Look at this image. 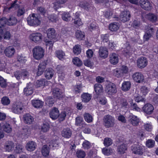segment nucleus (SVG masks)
<instances>
[{"label":"nucleus","mask_w":158,"mask_h":158,"mask_svg":"<svg viewBox=\"0 0 158 158\" xmlns=\"http://www.w3.org/2000/svg\"><path fill=\"white\" fill-rule=\"evenodd\" d=\"M103 124L107 128L113 127L115 125V119L112 116L107 114L104 116L103 118Z\"/></svg>","instance_id":"1"},{"label":"nucleus","mask_w":158,"mask_h":158,"mask_svg":"<svg viewBox=\"0 0 158 158\" xmlns=\"http://www.w3.org/2000/svg\"><path fill=\"white\" fill-rule=\"evenodd\" d=\"M33 57L36 60H40L44 56V51L40 46L35 47L32 50Z\"/></svg>","instance_id":"2"},{"label":"nucleus","mask_w":158,"mask_h":158,"mask_svg":"<svg viewBox=\"0 0 158 158\" xmlns=\"http://www.w3.org/2000/svg\"><path fill=\"white\" fill-rule=\"evenodd\" d=\"M27 21L28 24L30 26H37L40 24V21L37 16V15L32 14L27 18Z\"/></svg>","instance_id":"3"},{"label":"nucleus","mask_w":158,"mask_h":158,"mask_svg":"<svg viewBox=\"0 0 158 158\" xmlns=\"http://www.w3.org/2000/svg\"><path fill=\"white\" fill-rule=\"evenodd\" d=\"M105 91L108 94H113L116 93L117 92L116 85L112 83H108L106 85Z\"/></svg>","instance_id":"4"},{"label":"nucleus","mask_w":158,"mask_h":158,"mask_svg":"<svg viewBox=\"0 0 158 158\" xmlns=\"http://www.w3.org/2000/svg\"><path fill=\"white\" fill-rule=\"evenodd\" d=\"M131 149L132 153L135 154L141 155L143 153V149L140 145L134 144L131 147Z\"/></svg>","instance_id":"5"},{"label":"nucleus","mask_w":158,"mask_h":158,"mask_svg":"<svg viewBox=\"0 0 158 158\" xmlns=\"http://www.w3.org/2000/svg\"><path fill=\"white\" fill-rule=\"evenodd\" d=\"M139 4L142 8L146 10H151L152 7V3L148 0H140Z\"/></svg>","instance_id":"6"},{"label":"nucleus","mask_w":158,"mask_h":158,"mask_svg":"<svg viewBox=\"0 0 158 158\" xmlns=\"http://www.w3.org/2000/svg\"><path fill=\"white\" fill-rule=\"evenodd\" d=\"M128 72V69L127 66H123L118 69L114 70V74L117 77H120L123 76V74L126 73Z\"/></svg>","instance_id":"7"},{"label":"nucleus","mask_w":158,"mask_h":158,"mask_svg":"<svg viewBox=\"0 0 158 158\" xmlns=\"http://www.w3.org/2000/svg\"><path fill=\"white\" fill-rule=\"evenodd\" d=\"M131 17L130 12L129 11L125 10L121 13L119 19L121 21L124 23L129 21Z\"/></svg>","instance_id":"8"},{"label":"nucleus","mask_w":158,"mask_h":158,"mask_svg":"<svg viewBox=\"0 0 158 158\" xmlns=\"http://www.w3.org/2000/svg\"><path fill=\"white\" fill-rule=\"evenodd\" d=\"M30 39L35 43L40 42L42 40V35L39 32L31 34L30 36Z\"/></svg>","instance_id":"9"},{"label":"nucleus","mask_w":158,"mask_h":158,"mask_svg":"<svg viewBox=\"0 0 158 158\" xmlns=\"http://www.w3.org/2000/svg\"><path fill=\"white\" fill-rule=\"evenodd\" d=\"M79 6L80 7L87 11L91 10L93 6L91 2H88L85 1L80 2Z\"/></svg>","instance_id":"10"},{"label":"nucleus","mask_w":158,"mask_h":158,"mask_svg":"<svg viewBox=\"0 0 158 158\" xmlns=\"http://www.w3.org/2000/svg\"><path fill=\"white\" fill-rule=\"evenodd\" d=\"M133 80L138 83L142 82L144 80V77L142 74L140 72H136L134 73L132 76Z\"/></svg>","instance_id":"11"},{"label":"nucleus","mask_w":158,"mask_h":158,"mask_svg":"<svg viewBox=\"0 0 158 158\" xmlns=\"http://www.w3.org/2000/svg\"><path fill=\"white\" fill-rule=\"evenodd\" d=\"M137 63L139 68L141 69L143 68L147 65L148 60L146 57H141L137 60Z\"/></svg>","instance_id":"12"},{"label":"nucleus","mask_w":158,"mask_h":158,"mask_svg":"<svg viewBox=\"0 0 158 158\" xmlns=\"http://www.w3.org/2000/svg\"><path fill=\"white\" fill-rule=\"evenodd\" d=\"M129 122L134 126H137L139 122V119L137 116L133 114L130 115L129 117Z\"/></svg>","instance_id":"13"},{"label":"nucleus","mask_w":158,"mask_h":158,"mask_svg":"<svg viewBox=\"0 0 158 158\" xmlns=\"http://www.w3.org/2000/svg\"><path fill=\"white\" fill-rule=\"evenodd\" d=\"M33 85L31 83L27 84L26 87L24 89V94L27 96L31 95L33 91Z\"/></svg>","instance_id":"14"},{"label":"nucleus","mask_w":158,"mask_h":158,"mask_svg":"<svg viewBox=\"0 0 158 158\" xmlns=\"http://www.w3.org/2000/svg\"><path fill=\"white\" fill-rule=\"evenodd\" d=\"M143 109L145 113L148 114H150L153 112L154 107L151 104L147 103L143 107Z\"/></svg>","instance_id":"15"},{"label":"nucleus","mask_w":158,"mask_h":158,"mask_svg":"<svg viewBox=\"0 0 158 158\" xmlns=\"http://www.w3.org/2000/svg\"><path fill=\"white\" fill-rule=\"evenodd\" d=\"M109 57L110 61L111 64H116L118 63V58L117 54L112 53L110 55Z\"/></svg>","instance_id":"16"},{"label":"nucleus","mask_w":158,"mask_h":158,"mask_svg":"<svg viewBox=\"0 0 158 158\" xmlns=\"http://www.w3.org/2000/svg\"><path fill=\"white\" fill-rule=\"evenodd\" d=\"M12 109L13 112L16 114H20L23 111V107L17 104L13 105Z\"/></svg>","instance_id":"17"},{"label":"nucleus","mask_w":158,"mask_h":158,"mask_svg":"<svg viewBox=\"0 0 158 158\" xmlns=\"http://www.w3.org/2000/svg\"><path fill=\"white\" fill-rule=\"evenodd\" d=\"M15 146V144L13 142L8 141L5 143V148L6 151L10 152L14 150Z\"/></svg>","instance_id":"18"},{"label":"nucleus","mask_w":158,"mask_h":158,"mask_svg":"<svg viewBox=\"0 0 158 158\" xmlns=\"http://www.w3.org/2000/svg\"><path fill=\"white\" fill-rule=\"evenodd\" d=\"M36 143L33 141H29L26 144V148L28 151H32L36 148Z\"/></svg>","instance_id":"19"},{"label":"nucleus","mask_w":158,"mask_h":158,"mask_svg":"<svg viewBox=\"0 0 158 158\" xmlns=\"http://www.w3.org/2000/svg\"><path fill=\"white\" fill-rule=\"evenodd\" d=\"M50 117L53 119H56L59 115V111L58 109L54 107L50 112Z\"/></svg>","instance_id":"20"},{"label":"nucleus","mask_w":158,"mask_h":158,"mask_svg":"<svg viewBox=\"0 0 158 158\" xmlns=\"http://www.w3.org/2000/svg\"><path fill=\"white\" fill-rule=\"evenodd\" d=\"M23 120L25 123L31 124L33 123L34 119L30 114H26L23 116Z\"/></svg>","instance_id":"21"},{"label":"nucleus","mask_w":158,"mask_h":158,"mask_svg":"<svg viewBox=\"0 0 158 158\" xmlns=\"http://www.w3.org/2000/svg\"><path fill=\"white\" fill-rule=\"evenodd\" d=\"M54 73V70L52 68H48L44 72L45 77L47 79H50L52 78Z\"/></svg>","instance_id":"22"},{"label":"nucleus","mask_w":158,"mask_h":158,"mask_svg":"<svg viewBox=\"0 0 158 158\" xmlns=\"http://www.w3.org/2000/svg\"><path fill=\"white\" fill-rule=\"evenodd\" d=\"M99 55L101 57L105 58L108 55V51L106 47H101L99 50Z\"/></svg>","instance_id":"23"},{"label":"nucleus","mask_w":158,"mask_h":158,"mask_svg":"<svg viewBox=\"0 0 158 158\" xmlns=\"http://www.w3.org/2000/svg\"><path fill=\"white\" fill-rule=\"evenodd\" d=\"M5 55L8 57L13 56L15 52V49L12 47H9L6 48L4 51Z\"/></svg>","instance_id":"24"},{"label":"nucleus","mask_w":158,"mask_h":158,"mask_svg":"<svg viewBox=\"0 0 158 158\" xmlns=\"http://www.w3.org/2000/svg\"><path fill=\"white\" fill-rule=\"evenodd\" d=\"M52 92L53 95L57 98H59L63 96L62 92L59 88H55L52 89Z\"/></svg>","instance_id":"25"},{"label":"nucleus","mask_w":158,"mask_h":158,"mask_svg":"<svg viewBox=\"0 0 158 158\" xmlns=\"http://www.w3.org/2000/svg\"><path fill=\"white\" fill-rule=\"evenodd\" d=\"M81 97L83 102L87 103L91 99L92 95L88 93H83L81 94Z\"/></svg>","instance_id":"26"},{"label":"nucleus","mask_w":158,"mask_h":158,"mask_svg":"<svg viewBox=\"0 0 158 158\" xmlns=\"http://www.w3.org/2000/svg\"><path fill=\"white\" fill-rule=\"evenodd\" d=\"M47 35L48 38L53 39L56 37L55 31L54 28H50L47 31Z\"/></svg>","instance_id":"27"},{"label":"nucleus","mask_w":158,"mask_h":158,"mask_svg":"<svg viewBox=\"0 0 158 158\" xmlns=\"http://www.w3.org/2000/svg\"><path fill=\"white\" fill-rule=\"evenodd\" d=\"M72 134V131L69 128L64 129L62 132V136L65 138H70Z\"/></svg>","instance_id":"28"},{"label":"nucleus","mask_w":158,"mask_h":158,"mask_svg":"<svg viewBox=\"0 0 158 158\" xmlns=\"http://www.w3.org/2000/svg\"><path fill=\"white\" fill-rule=\"evenodd\" d=\"M127 149V146L125 144L118 145L117 147V152L119 154H123Z\"/></svg>","instance_id":"29"},{"label":"nucleus","mask_w":158,"mask_h":158,"mask_svg":"<svg viewBox=\"0 0 158 158\" xmlns=\"http://www.w3.org/2000/svg\"><path fill=\"white\" fill-rule=\"evenodd\" d=\"M7 19L8 24L9 25H15L17 23V19L15 16L12 15H10Z\"/></svg>","instance_id":"30"},{"label":"nucleus","mask_w":158,"mask_h":158,"mask_svg":"<svg viewBox=\"0 0 158 158\" xmlns=\"http://www.w3.org/2000/svg\"><path fill=\"white\" fill-rule=\"evenodd\" d=\"M131 84L130 81H124L122 84L121 87L122 89L124 91L129 90L131 87Z\"/></svg>","instance_id":"31"},{"label":"nucleus","mask_w":158,"mask_h":158,"mask_svg":"<svg viewBox=\"0 0 158 158\" xmlns=\"http://www.w3.org/2000/svg\"><path fill=\"white\" fill-rule=\"evenodd\" d=\"M32 104L36 108H42L43 106V102L39 100H33L32 101Z\"/></svg>","instance_id":"32"},{"label":"nucleus","mask_w":158,"mask_h":158,"mask_svg":"<svg viewBox=\"0 0 158 158\" xmlns=\"http://www.w3.org/2000/svg\"><path fill=\"white\" fill-rule=\"evenodd\" d=\"M109 29L111 31H116L119 28V26L118 24L116 23H110L109 27Z\"/></svg>","instance_id":"33"},{"label":"nucleus","mask_w":158,"mask_h":158,"mask_svg":"<svg viewBox=\"0 0 158 158\" xmlns=\"http://www.w3.org/2000/svg\"><path fill=\"white\" fill-rule=\"evenodd\" d=\"M94 88L95 91L97 94H99L103 91L102 86L100 84H95L94 85Z\"/></svg>","instance_id":"34"},{"label":"nucleus","mask_w":158,"mask_h":158,"mask_svg":"<svg viewBox=\"0 0 158 158\" xmlns=\"http://www.w3.org/2000/svg\"><path fill=\"white\" fill-rule=\"evenodd\" d=\"M41 152L43 156H47L49 155V148L47 147V145H44L42 147Z\"/></svg>","instance_id":"35"},{"label":"nucleus","mask_w":158,"mask_h":158,"mask_svg":"<svg viewBox=\"0 0 158 158\" xmlns=\"http://www.w3.org/2000/svg\"><path fill=\"white\" fill-rule=\"evenodd\" d=\"M55 102L54 98L51 97L47 98L46 99V104L49 107H52Z\"/></svg>","instance_id":"36"},{"label":"nucleus","mask_w":158,"mask_h":158,"mask_svg":"<svg viewBox=\"0 0 158 158\" xmlns=\"http://www.w3.org/2000/svg\"><path fill=\"white\" fill-rule=\"evenodd\" d=\"M85 35L84 33L80 30H77L76 33V38L79 40H82Z\"/></svg>","instance_id":"37"},{"label":"nucleus","mask_w":158,"mask_h":158,"mask_svg":"<svg viewBox=\"0 0 158 158\" xmlns=\"http://www.w3.org/2000/svg\"><path fill=\"white\" fill-rule=\"evenodd\" d=\"M63 20L65 21H69L73 19V18L69 13H64L62 15Z\"/></svg>","instance_id":"38"},{"label":"nucleus","mask_w":158,"mask_h":158,"mask_svg":"<svg viewBox=\"0 0 158 158\" xmlns=\"http://www.w3.org/2000/svg\"><path fill=\"white\" fill-rule=\"evenodd\" d=\"M84 117L85 121L88 123H90L93 121V117L89 113H85L84 114Z\"/></svg>","instance_id":"39"},{"label":"nucleus","mask_w":158,"mask_h":158,"mask_svg":"<svg viewBox=\"0 0 158 158\" xmlns=\"http://www.w3.org/2000/svg\"><path fill=\"white\" fill-rule=\"evenodd\" d=\"M146 18L151 21L155 22L157 20V17L155 15L149 13L147 15Z\"/></svg>","instance_id":"40"},{"label":"nucleus","mask_w":158,"mask_h":158,"mask_svg":"<svg viewBox=\"0 0 158 158\" xmlns=\"http://www.w3.org/2000/svg\"><path fill=\"white\" fill-rule=\"evenodd\" d=\"M44 41L47 47L49 49H51L53 46L54 41L49 40L47 39H44Z\"/></svg>","instance_id":"41"},{"label":"nucleus","mask_w":158,"mask_h":158,"mask_svg":"<svg viewBox=\"0 0 158 158\" xmlns=\"http://www.w3.org/2000/svg\"><path fill=\"white\" fill-rule=\"evenodd\" d=\"M76 155L78 158H84L86 154L84 151L77 150L76 152Z\"/></svg>","instance_id":"42"},{"label":"nucleus","mask_w":158,"mask_h":158,"mask_svg":"<svg viewBox=\"0 0 158 158\" xmlns=\"http://www.w3.org/2000/svg\"><path fill=\"white\" fill-rule=\"evenodd\" d=\"M132 52V50L131 47L128 45L124 48L123 51V53L125 56H127V55L131 54Z\"/></svg>","instance_id":"43"},{"label":"nucleus","mask_w":158,"mask_h":158,"mask_svg":"<svg viewBox=\"0 0 158 158\" xmlns=\"http://www.w3.org/2000/svg\"><path fill=\"white\" fill-rule=\"evenodd\" d=\"M102 153L105 155H109L114 152V150L111 148H104L102 149Z\"/></svg>","instance_id":"44"},{"label":"nucleus","mask_w":158,"mask_h":158,"mask_svg":"<svg viewBox=\"0 0 158 158\" xmlns=\"http://www.w3.org/2000/svg\"><path fill=\"white\" fill-rule=\"evenodd\" d=\"M81 51V46L79 45H76L73 48V52L76 55L79 54Z\"/></svg>","instance_id":"45"},{"label":"nucleus","mask_w":158,"mask_h":158,"mask_svg":"<svg viewBox=\"0 0 158 158\" xmlns=\"http://www.w3.org/2000/svg\"><path fill=\"white\" fill-rule=\"evenodd\" d=\"M56 54L58 58L60 60L63 59L65 56V53L62 51L60 50L56 51Z\"/></svg>","instance_id":"46"},{"label":"nucleus","mask_w":158,"mask_h":158,"mask_svg":"<svg viewBox=\"0 0 158 158\" xmlns=\"http://www.w3.org/2000/svg\"><path fill=\"white\" fill-rule=\"evenodd\" d=\"M112 140L109 138H106L104 140V144L106 147H108L111 145L112 144Z\"/></svg>","instance_id":"47"},{"label":"nucleus","mask_w":158,"mask_h":158,"mask_svg":"<svg viewBox=\"0 0 158 158\" xmlns=\"http://www.w3.org/2000/svg\"><path fill=\"white\" fill-rule=\"evenodd\" d=\"M3 127L4 131L7 133H9L11 131V127L8 123H6L3 126Z\"/></svg>","instance_id":"48"},{"label":"nucleus","mask_w":158,"mask_h":158,"mask_svg":"<svg viewBox=\"0 0 158 158\" xmlns=\"http://www.w3.org/2000/svg\"><path fill=\"white\" fill-rule=\"evenodd\" d=\"M73 62L74 64L77 66H81L82 64L81 61L78 57H75L73 59Z\"/></svg>","instance_id":"49"},{"label":"nucleus","mask_w":158,"mask_h":158,"mask_svg":"<svg viewBox=\"0 0 158 158\" xmlns=\"http://www.w3.org/2000/svg\"><path fill=\"white\" fill-rule=\"evenodd\" d=\"M49 125L48 123H43L41 127V131L45 132L48 131L49 129Z\"/></svg>","instance_id":"50"},{"label":"nucleus","mask_w":158,"mask_h":158,"mask_svg":"<svg viewBox=\"0 0 158 158\" xmlns=\"http://www.w3.org/2000/svg\"><path fill=\"white\" fill-rule=\"evenodd\" d=\"M1 102L4 105H8L10 104V101L7 97H4L2 99Z\"/></svg>","instance_id":"51"},{"label":"nucleus","mask_w":158,"mask_h":158,"mask_svg":"<svg viewBox=\"0 0 158 158\" xmlns=\"http://www.w3.org/2000/svg\"><path fill=\"white\" fill-rule=\"evenodd\" d=\"M7 85L6 80L0 76V85L2 88H5Z\"/></svg>","instance_id":"52"},{"label":"nucleus","mask_w":158,"mask_h":158,"mask_svg":"<svg viewBox=\"0 0 158 158\" xmlns=\"http://www.w3.org/2000/svg\"><path fill=\"white\" fill-rule=\"evenodd\" d=\"M155 141L153 140H148L146 142V146L149 148H152L154 146Z\"/></svg>","instance_id":"53"},{"label":"nucleus","mask_w":158,"mask_h":158,"mask_svg":"<svg viewBox=\"0 0 158 158\" xmlns=\"http://www.w3.org/2000/svg\"><path fill=\"white\" fill-rule=\"evenodd\" d=\"M67 0H57V2L55 3L54 4V7L55 9L58 8L59 7L58 4H64L67 2Z\"/></svg>","instance_id":"54"},{"label":"nucleus","mask_w":158,"mask_h":158,"mask_svg":"<svg viewBox=\"0 0 158 158\" xmlns=\"http://www.w3.org/2000/svg\"><path fill=\"white\" fill-rule=\"evenodd\" d=\"M14 76L18 80H19L22 77L21 71H16L14 73Z\"/></svg>","instance_id":"55"},{"label":"nucleus","mask_w":158,"mask_h":158,"mask_svg":"<svg viewBox=\"0 0 158 158\" xmlns=\"http://www.w3.org/2000/svg\"><path fill=\"white\" fill-rule=\"evenodd\" d=\"M131 107L132 109L133 110H135L138 111H140L141 109L137 106V104L135 103L132 102L131 103Z\"/></svg>","instance_id":"56"},{"label":"nucleus","mask_w":158,"mask_h":158,"mask_svg":"<svg viewBox=\"0 0 158 158\" xmlns=\"http://www.w3.org/2000/svg\"><path fill=\"white\" fill-rule=\"evenodd\" d=\"M82 146L84 148L88 149L90 148L91 143L88 141L85 140L83 142Z\"/></svg>","instance_id":"57"},{"label":"nucleus","mask_w":158,"mask_h":158,"mask_svg":"<svg viewBox=\"0 0 158 158\" xmlns=\"http://www.w3.org/2000/svg\"><path fill=\"white\" fill-rule=\"evenodd\" d=\"M148 91L147 88L145 86H143L140 88V92L143 95H145Z\"/></svg>","instance_id":"58"},{"label":"nucleus","mask_w":158,"mask_h":158,"mask_svg":"<svg viewBox=\"0 0 158 158\" xmlns=\"http://www.w3.org/2000/svg\"><path fill=\"white\" fill-rule=\"evenodd\" d=\"M84 64L87 66L92 67L94 65L93 62H91L89 60H86L84 62Z\"/></svg>","instance_id":"59"},{"label":"nucleus","mask_w":158,"mask_h":158,"mask_svg":"<svg viewBox=\"0 0 158 158\" xmlns=\"http://www.w3.org/2000/svg\"><path fill=\"white\" fill-rule=\"evenodd\" d=\"M7 22V19L5 17H3L0 19V28L4 27Z\"/></svg>","instance_id":"60"},{"label":"nucleus","mask_w":158,"mask_h":158,"mask_svg":"<svg viewBox=\"0 0 158 158\" xmlns=\"http://www.w3.org/2000/svg\"><path fill=\"white\" fill-rule=\"evenodd\" d=\"M141 23L139 20L137 19L133 22L132 25L133 27L137 28L140 25Z\"/></svg>","instance_id":"61"},{"label":"nucleus","mask_w":158,"mask_h":158,"mask_svg":"<svg viewBox=\"0 0 158 158\" xmlns=\"http://www.w3.org/2000/svg\"><path fill=\"white\" fill-rule=\"evenodd\" d=\"M46 62L45 61H42L40 64L38 68L44 71L46 68Z\"/></svg>","instance_id":"62"},{"label":"nucleus","mask_w":158,"mask_h":158,"mask_svg":"<svg viewBox=\"0 0 158 158\" xmlns=\"http://www.w3.org/2000/svg\"><path fill=\"white\" fill-rule=\"evenodd\" d=\"M97 27L96 23L93 22L88 26L89 29L91 31L95 30Z\"/></svg>","instance_id":"63"},{"label":"nucleus","mask_w":158,"mask_h":158,"mask_svg":"<svg viewBox=\"0 0 158 158\" xmlns=\"http://www.w3.org/2000/svg\"><path fill=\"white\" fill-rule=\"evenodd\" d=\"M25 10L24 8H19L17 11V15L18 16H20L23 15L24 13Z\"/></svg>","instance_id":"64"}]
</instances>
